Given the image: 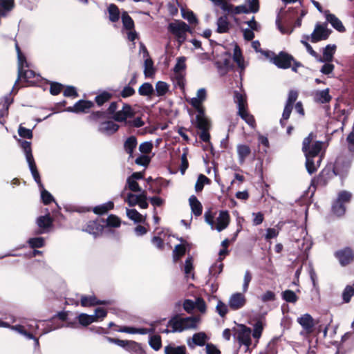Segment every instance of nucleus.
Returning <instances> with one entry per match:
<instances>
[{
  "label": "nucleus",
  "mask_w": 354,
  "mask_h": 354,
  "mask_svg": "<svg viewBox=\"0 0 354 354\" xmlns=\"http://www.w3.org/2000/svg\"><path fill=\"white\" fill-rule=\"evenodd\" d=\"M315 136L310 133L304 138L302 143V151L306 157V167L310 174L317 169L321 162L319 154L322 149L324 142L315 141Z\"/></svg>",
  "instance_id": "obj_1"
},
{
  "label": "nucleus",
  "mask_w": 354,
  "mask_h": 354,
  "mask_svg": "<svg viewBox=\"0 0 354 354\" xmlns=\"http://www.w3.org/2000/svg\"><path fill=\"white\" fill-rule=\"evenodd\" d=\"M19 142L21 143V147L22 148L25 154L26 159L32 176L41 190V197L42 201L45 205L49 204L54 199L51 194L44 189L41 183L40 176L37 169V166L32 153L31 143L28 141H21L20 140Z\"/></svg>",
  "instance_id": "obj_2"
},
{
  "label": "nucleus",
  "mask_w": 354,
  "mask_h": 354,
  "mask_svg": "<svg viewBox=\"0 0 354 354\" xmlns=\"http://www.w3.org/2000/svg\"><path fill=\"white\" fill-rule=\"evenodd\" d=\"M251 335V328L243 324H239L234 328V338L238 341L240 346L243 345L245 347L246 351L249 349L252 343Z\"/></svg>",
  "instance_id": "obj_3"
},
{
  "label": "nucleus",
  "mask_w": 354,
  "mask_h": 354,
  "mask_svg": "<svg viewBox=\"0 0 354 354\" xmlns=\"http://www.w3.org/2000/svg\"><path fill=\"white\" fill-rule=\"evenodd\" d=\"M169 31L175 35L180 44L186 39V34L190 30L189 26L182 21H175L169 24Z\"/></svg>",
  "instance_id": "obj_4"
},
{
  "label": "nucleus",
  "mask_w": 354,
  "mask_h": 354,
  "mask_svg": "<svg viewBox=\"0 0 354 354\" xmlns=\"http://www.w3.org/2000/svg\"><path fill=\"white\" fill-rule=\"evenodd\" d=\"M139 193L140 194H133L131 192L128 193L124 199V201L127 203L130 207H133L136 205H138L140 208L146 209L148 207V203L147 201V192L143 191Z\"/></svg>",
  "instance_id": "obj_5"
},
{
  "label": "nucleus",
  "mask_w": 354,
  "mask_h": 354,
  "mask_svg": "<svg viewBox=\"0 0 354 354\" xmlns=\"http://www.w3.org/2000/svg\"><path fill=\"white\" fill-rule=\"evenodd\" d=\"M297 322L303 328V330L301 333V335H308L313 332L315 322L310 314L306 313L301 315L300 317H297Z\"/></svg>",
  "instance_id": "obj_6"
},
{
  "label": "nucleus",
  "mask_w": 354,
  "mask_h": 354,
  "mask_svg": "<svg viewBox=\"0 0 354 354\" xmlns=\"http://www.w3.org/2000/svg\"><path fill=\"white\" fill-rule=\"evenodd\" d=\"M330 30L326 28V25L317 24L314 31L311 34L310 41L313 43L326 39L329 35Z\"/></svg>",
  "instance_id": "obj_7"
},
{
  "label": "nucleus",
  "mask_w": 354,
  "mask_h": 354,
  "mask_svg": "<svg viewBox=\"0 0 354 354\" xmlns=\"http://www.w3.org/2000/svg\"><path fill=\"white\" fill-rule=\"evenodd\" d=\"M339 263L345 266L354 260V252L350 248H345L337 251L335 254Z\"/></svg>",
  "instance_id": "obj_8"
},
{
  "label": "nucleus",
  "mask_w": 354,
  "mask_h": 354,
  "mask_svg": "<svg viewBox=\"0 0 354 354\" xmlns=\"http://www.w3.org/2000/svg\"><path fill=\"white\" fill-rule=\"evenodd\" d=\"M311 95L313 101L319 104H327L332 100L330 89L328 88L323 90H315L312 92Z\"/></svg>",
  "instance_id": "obj_9"
},
{
  "label": "nucleus",
  "mask_w": 354,
  "mask_h": 354,
  "mask_svg": "<svg viewBox=\"0 0 354 354\" xmlns=\"http://www.w3.org/2000/svg\"><path fill=\"white\" fill-rule=\"evenodd\" d=\"M246 303L245 295L241 292L232 294L228 301V304L232 310H238L243 308Z\"/></svg>",
  "instance_id": "obj_10"
},
{
  "label": "nucleus",
  "mask_w": 354,
  "mask_h": 354,
  "mask_svg": "<svg viewBox=\"0 0 354 354\" xmlns=\"http://www.w3.org/2000/svg\"><path fill=\"white\" fill-rule=\"evenodd\" d=\"M293 57L285 53H280L278 55L273 58L274 64L281 68H288L291 66V62L293 61Z\"/></svg>",
  "instance_id": "obj_11"
},
{
  "label": "nucleus",
  "mask_w": 354,
  "mask_h": 354,
  "mask_svg": "<svg viewBox=\"0 0 354 354\" xmlns=\"http://www.w3.org/2000/svg\"><path fill=\"white\" fill-rule=\"evenodd\" d=\"M207 340V335L204 332H199L194 334L192 339H188L187 343L189 348H194L196 346H206L205 344Z\"/></svg>",
  "instance_id": "obj_12"
},
{
  "label": "nucleus",
  "mask_w": 354,
  "mask_h": 354,
  "mask_svg": "<svg viewBox=\"0 0 354 354\" xmlns=\"http://www.w3.org/2000/svg\"><path fill=\"white\" fill-rule=\"evenodd\" d=\"M230 221V214L227 211H221L216 218V225L214 224V229L221 232L227 227Z\"/></svg>",
  "instance_id": "obj_13"
},
{
  "label": "nucleus",
  "mask_w": 354,
  "mask_h": 354,
  "mask_svg": "<svg viewBox=\"0 0 354 354\" xmlns=\"http://www.w3.org/2000/svg\"><path fill=\"white\" fill-rule=\"evenodd\" d=\"M184 320L183 317H175L169 320L168 322L167 326L170 328V329L165 330L166 333L172 332H182L185 330H187L186 328H184Z\"/></svg>",
  "instance_id": "obj_14"
},
{
  "label": "nucleus",
  "mask_w": 354,
  "mask_h": 354,
  "mask_svg": "<svg viewBox=\"0 0 354 354\" xmlns=\"http://www.w3.org/2000/svg\"><path fill=\"white\" fill-rule=\"evenodd\" d=\"M119 126L113 121H105L100 124L98 131L106 136H110L116 132Z\"/></svg>",
  "instance_id": "obj_15"
},
{
  "label": "nucleus",
  "mask_w": 354,
  "mask_h": 354,
  "mask_svg": "<svg viewBox=\"0 0 354 354\" xmlns=\"http://www.w3.org/2000/svg\"><path fill=\"white\" fill-rule=\"evenodd\" d=\"M324 15L326 21L337 31L343 32L346 30L342 21L335 15L330 13L328 10H326Z\"/></svg>",
  "instance_id": "obj_16"
},
{
  "label": "nucleus",
  "mask_w": 354,
  "mask_h": 354,
  "mask_svg": "<svg viewBox=\"0 0 354 354\" xmlns=\"http://www.w3.org/2000/svg\"><path fill=\"white\" fill-rule=\"evenodd\" d=\"M93 102L90 101L79 100L73 106L66 108V111L68 112H85L93 106Z\"/></svg>",
  "instance_id": "obj_17"
},
{
  "label": "nucleus",
  "mask_w": 354,
  "mask_h": 354,
  "mask_svg": "<svg viewBox=\"0 0 354 354\" xmlns=\"http://www.w3.org/2000/svg\"><path fill=\"white\" fill-rule=\"evenodd\" d=\"M132 110L131 107L126 104H124L122 109L115 112L113 115V118L118 122H123L127 120V118L131 116Z\"/></svg>",
  "instance_id": "obj_18"
},
{
  "label": "nucleus",
  "mask_w": 354,
  "mask_h": 354,
  "mask_svg": "<svg viewBox=\"0 0 354 354\" xmlns=\"http://www.w3.org/2000/svg\"><path fill=\"white\" fill-rule=\"evenodd\" d=\"M351 165V161H344L343 158L339 157L337 158L333 171L336 175H342L348 171Z\"/></svg>",
  "instance_id": "obj_19"
},
{
  "label": "nucleus",
  "mask_w": 354,
  "mask_h": 354,
  "mask_svg": "<svg viewBox=\"0 0 354 354\" xmlns=\"http://www.w3.org/2000/svg\"><path fill=\"white\" fill-rule=\"evenodd\" d=\"M16 50L17 53V59H18V77L17 80L15 82V84L12 88V90L15 89L16 84H17L18 81L21 79V76L23 73L24 68L28 67V64L26 59L25 56L21 53L19 47L17 44H16Z\"/></svg>",
  "instance_id": "obj_20"
},
{
  "label": "nucleus",
  "mask_w": 354,
  "mask_h": 354,
  "mask_svg": "<svg viewBox=\"0 0 354 354\" xmlns=\"http://www.w3.org/2000/svg\"><path fill=\"white\" fill-rule=\"evenodd\" d=\"M216 6H221V8L228 14L239 15L241 14V12H245L243 6H235L227 3L225 0H223L221 3H217Z\"/></svg>",
  "instance_id": "obj_21"
},
{
  "label": "nucleus",
  "mask_w": 354,
  "mask_h": 354,
  "mask_svg": "<svg viewBox=\"0 0 354 354\" xmlns=\"http://www.w3.org/2000/svg\"><path fill=\"white\" fill-rule=\"evenodd\" d=\"M83 230L96 237L102 233L103 226L97 221H90L87 223L86 227Z\"/></svg>",
  "instance_id": "obj_22"
},
{
  "label": "nucleus",
  "mask_w": 354,
  "mask_h": 354,
  "mask_svg": "<svg viewBox=\"0 0 354 354\" xmlns=\"http://www.w3.org/2000/svg\"><path fill=\"white\" fill-rule=\"evenodd\" d=\"M106 301L98 300L94 295H82L81 305L84 307L93 306L98 304H106Z\"/></svg>",
  "instance_id": "obj_23"
},
{
  "label": "nucleus",
  "mask_w": 354,
  "mask_h": 354,
  "mask_svg": "<svg viewBox=\"0 0 354 354\" xmlns=\"http://www.w3.org/2000/svg\"><path fill=\"white\" fill-rule=\"evenodd\" d=\"M14 0H0V17H6L15 8Z\"/></svg>",
  "instance_id": "obj_24"
},
{
  "label": "nucleus",
  "mask_w": 354,
  "mask_h": 354,
  "mask_svg": "<svg viewBox=\"0 0 354 354\" xmlns=\"http://www.w3.org/2000/svg\"><path fill=\"white\" fill-rule=\"evenodd\" d=\"M206 90L202 88L198 90L196 97L187 100V101L193 107H198L199 105H201L203 101L206 99Z\"/></svg>",
  "instance_id": "obj_25"
},
{
  "label": "nucleus",
  "mask_w": 354,
  "mask_h": 354,
  "mask_svg": "<svg viewBox=\"0 0 354 354\" xmlns=\"http://www.w3.org/2000/svg\"><path fill=\"white\" fill-rule=\"evenodd\" d=\"M216 32L218 33H225L230 30V24L228 21L227 15L221 16L216 21Z\"/></svg>",
  "instance_id": "obj_26"
},
{
  "label": "nucleus",
  "mask_w": 354,
  "mask_h": 354,
  "mask_svg": "<svg viewBox=\"0 0 354 354\" xmlns=\"http://www.w3.org/2000/svg\"><path fill=\"white\" fill-rule=\"evenodd\" d=\"M189 203L192 213L196 216L201 215L203 212V206L201 202L196 198V196H195L194 195H192L189 198Z\"/></svg>",
  "instance_id": "obj_27"
},
{
  "label": "nucleus",
  "mask_w": 354,
  "mask_h": 354,
  "mask_svg": "<svg viewBox=\"0 0 354 354\" xmlns=\"http://www.w3.org/2000/svg\"><path fill=\"white\" fill-rule=\"evenodd\" d=\"M137 140L135 136L129 137L124 144L125 151L129 155V158H133V153L137 147Z\"/></svg>",
  "instance_id": "obj_28"
},
{
  "label": "nucleus",
  "mask_w": 354,
  "mask_h": 354,
  "mask_svg": "<svg viewBox=\"0 0 354 354\" xmlns=\"http://www.w3.org/2000/svg\"><path fill=\"white\" fill-rule=\"evenodd\" d=\"M239 6H243L245 10V12H241V13H255L257 12L259 9V0H245V4L240 5Z\"/></svg>",
  "instance_id": "obj_29"
},
{
  "label": "nucleus",
  "mask_w": 354,
  "mask_h": 354,
  "mask_svg": "<svg viewBox=\"0 0 354 354\" xmlns=\"http://www.w3.org/2000/svg\"><path fill=\"white\" fill-rule=\"evenodd\" d=\"M239 160L241 164L243 163L245 158L250 153V149L246 145H238L236 147Z\"/></svg>",
  "instance_id": "obj_30"
},
{
  "label": "nucleus",
  "mask_w": 354,
  "mask_h": 354,
  "mask_svg": "<svg viewBox=\"0 0 354 354\" xmlns=\"http://www.w3.org/2000/svg\"><path fill=\"white\" fill-rule=\"evenodd\" d=\"M155 71L156 70L154 68L152 59L147 57L144 62V75L145 77H153L155 74Z\"/></svg>",
  "instance_id": "obj_31"
},
{
  "label": "nucleus",
  "mask_w": 354,
  "mask_h": 354,
  "mask_svg": "<svg viewBox=\"0 0 354 354\" xmlns=\"http://www.w3.org/2000/svg\"><path fill=\"white\" fill-rule=\"evenodd\" d=\"M233 59L241 70L245 69L244 59L242 56L241 49L237 45H235L234 48Z\"/></svg>",
  "instance_id": "obj_32"
},
{
  "label": "nucleus",
  "mask_w": 354,
  "mask_h": 354,
  "mask_svg": "<svg viewBox=\"0 0 354 354\" xmlns=\"http://www.w3.org/2000/svg\"><path fill=\"white\" fill-rule=\"evenodd\" d=\"M21 78H24L25 81L30 84H34L39 78V75H37L32 70H24L21 76Z\"/></svg>",
  "instance_id": "obj_33"
},
{
  "label": "nucleus",
  "mask_w": 354,
  "mask_h": 354,
  "mask_svg": "<svg viewBox=\"0 0 354 354\" xmlns=\"http://www.w3.org/2000/svg\"><path fill=\"white\" fill-rule=\"evenodd\" d=\"M196 127L201 130H209L211 124L205 115H196Z\"/></svg>",
  "instance_id": "obj_34"
},
{
  "label": "nucleus",
  "mask_w": 354,
  "mask_h": 354,
  "mask_svg": "<svg viewBox=\"0 0 354 354\" xmlns=\"http://www.w3.org/2000/svg\"><path fill=\"white\" fill-rule=\"evenodd\" d=\"M297 243L298 248L305 253L310 250L313 245L312 241L309 237H304L301 240H297Z\"/></svg>",
  "instance_id": "obj_35"
},
{
  "label": "nucleus",
  "mask_w": 354,
  "mask_h": 354,
  "mask_svg": "<svg viewBox=\"0 0 354 354\" xmlns=\"http://www.w3.org/2000/svg\"><path fill=\"white\" fill-rule=\"evenodd\" d=\"M165 354H186L185 346L168 345L165 348Z\"/></svg>",
  "instance_id": "obj_36"
},
{
  "label": "nucleus",
  "mask_w": 354,
  "mask_h": 354,
  "mask_svg": "<svg viewBox=\"0 0 354 354\" xmlns=\"http://www.w3.org/2000/svg\"><path fill=\"white\" fill-rule=\"evenodd\" d=\"M335 48L336 46L335 45H327L324 48L323 58L321 61L327 62L332 61L335 51Z\"/></svg>",
  "instance_id": "obj_37"
},
{
  "label": "nucleus",
  "mask_w": 354,
  "mask_h": 354,
  "mask_svg": "<svg viewBox=\"0 0 354 354\" xmlns=\"http://www.w3.org/2000/svg\"><path fill=\"white\" fill-rule=\"evenodd\" d=\"M154 93V88L151 84L145 82L138 88V93L142 96H151Z\"/></svg>",
  "instance_id": "obj_38"
},
{
  "label": "nucleus",
  "mask_w": 354,
  "mask_h": 354,
  "mask_svg": "<svg viewBox=\"0 0 354 354\" xmlns=\"http://www.w3.org/2000/svg\"><path fill=\"white\" fill-rule=\"evenodd\" d=\"M109 14V20L112 22H116L120 19V10L115 4H110L108 7Z\"/></svg>",
  "instance_id": "obj_39"
},
{
  "label": "nucleus",
  "mask_w": 354,
  "mask_h": 354,
  "mask_svg": "<svg viewBox=\"0 0 354 354\" xmlns=\"http://www.w3.org/2000/svg\"><path fill=\"white\" fill-rule=\"evenodd\" d=\"M169 91V85L165 82L158 81L156 84L154 91L156 93L157 96H163Z\"/></svg>",
  "instance_id": "obj_40"
},
{
  "label": "nucleus",
  "mask_w": 354,
  "mask_h": 354,
  "mask_svg": "<svg viewBox=\"0 0 354 354\" xmlns=\"http://www.w3.org/2000/svg\"><path fill=\"white\" fill-rule=\"evenodd\" d=\"M184 320V328H186L187 330L196 328L197 327L198 324L200 322V319L196 317H188L183 318Z\"/></svg>",
  "instance_id": "obj_41"
},
{
  "label": "nucleus",
  "mask_w": 354,
  "mask_h": 354,
  "mask_svg": "<svg viewBox=\"0 0 354 354\" xmlns=\"http://www.w3.org/2000/svg\"><path fill=\"white\" fill-rule=\"evenodd\" d=\"M122 21L123 26L126 30H131L134 28V22L127 12H122Z\"/></svg>",
  "instance_id": "obj_42"
},
{
  "label": "nucleus",
  "mask_w": 354,
  "mask_h": 354,
  "mask_svg": "<svg viewBox=\"0 0 354 354\" xmlns=\"http://www.w3.org/2000/svg\"><path fill=\"white\" fill-rule=\"evenodd\" d=\"M127 217L136 223H140L143 221L142 215L140 214L136 209H127Z\"/></svg>",
  "instance_id": "obj_43"
},
{
  "label": "nucleus",
  "mask_w": 354,
  "mask_h": 354,
  "mask_svg": "<svg viewBox=\"0 0 354 354\" xmlns=\"http://www.w3.org/2000/svg\"><path fill=\"white\" fill-rule=\"evenodd\" d=\"M125 189H129L133 192H142L141 189L136 180L128 177L126 182Z\"/></svg>",
  "instance_id": "obj_44"
},
{
  "label": "nucleus",
  "mask_w": 354,
  "mask_h": 354,
  "mask_svg": "<svg viewBox=\"0 0 354 354\" xmlns=\"http://www.w3.org/2000/svg\"><path fill=\"white\" fill-rule=\"evenodd\" d=\"M234 100L237 104L238 111H241L246 109V100L245 97L241 93L235 92Z\"/></svg>",
  "instance_id": "obj_45"
},
{
  "label": "nucleus",
  "mask_w": 354,
  "mask_h": 354,
  "mask_svg": "<svg viewBox=\"0 0 354 354\" xmlns=\"http://www.w3.org/2000/svg\"><path fill=\"white\" fill-rule=\"evenodd\" d=\"M79 323L83 326H87L89 324L95 322L94 318L92 315H88L86 313H81L77 317Z\"/></svg>",
  "instance_id": "obj_46"
},
{
  "label": "nucleus",
  "mask_w": 354,
  "mask_h": 354,
  "mask_svg": "<svg viewBox=\"0 0 354 354\" xmlns=\"http://www.w3.org/2000/svg\"><path fill=\"white\" fill-rule=\"evenodd\" d=\"M126 350L134 354L143 353V350L140 344L133 341L129 342Z\"/></svg>",
  "instance_id": "obj_47"
},
{
  "label": "nucleus",
  "mask_w": 354,
  "mask_h": 354,
  "mask_svg": "<svg viewBox=\"0 0 354 354\" xmlns=\"http://www.w3.org/2000/svg\"><path fill=\"white\" fill-rule=\"evenodd\" d=\"M332 209L333 212L338 216L344 215L346 212L344 204L337 201L333 203Z\"/></svg>",
  "instance_id": "obj_48"
},
{
  "label": "nucleus",
  "mask_w": 354,
  "mask_h": 354,
  "mask_svg": "<svg viewBox=\"0 0 354 354\" xmlns=\"http://www.w3.org/2000/svg\"><path fill=\"white\" fill-rule=\"evenodd\" d=\"M186 57L184 56L179 57L176 59V64L174 70L178 75H180V72L186 68Z\"/></svg>",
  "instance_id": "obj_49"
},
{
  "label": "nucleus",
  "mask_w": 354,
  "mask_h": 354,
  "mask_svg": "<svg viewBox=\"0 0 354 354\" xmlns=\"http://www.w3.org/2000/svg\"><path fill=\"white\" fill-rule=\"evenodd\" d=\"M37 223L40 228L46 229L52 224V220L48 215L39 216L37 219Z\"/></svg>",
  "instance_id": "obj_50"
},
{
  "label": "nucleus",
  "mask_w": 354,
  "mask_h": 354,
  "mask_svg": "<svg viewBox=\"0 0 354 354\" xmlns=\"http://www.w3.org/2000/svg\"><path fill=\"white\" fill-rule=\"evenodd\" d=\"M282 298L286 301L293 304L296 303L298 299V297L296 295L295 292L290 290H285L282 292Z\"/></svg>",
  "instance_id": "obj_51"
},
{
  "label": "nucleus",
  "mask_w": 354,
  "mask_h": 354,
  "mask_svg": "<svg viewBox=\"0 0 354 354\" xmlns=\"http://www.w3.org/2000/svg\"><path fill=\"white\" fill-rule=\"evenodd\" d=\"M149 344L155 351H158L161 348V338L160 335H151L149 337Z\"/></svg>",
  "instance_id": "obj_52"
},
{
  "label": "nucleus",
  "mask_w": 354,
  "mask_h": 354,
  "mask_svg": "<svg viewBox=\"0 0 354 354\" xmlns=\"http://www.w3.org/2000/svg\"><path fill=\"white\" fill-rule=\"evenodd\" d=\"M112 97V94L107 92L103 91L100 94L95 97V102L99 106H102L104 103L109 101Z\"/></svg>",
  "instance_id": "obj_53"
},
{
  "label": "nucleus",
  "mask_w": 354,
  "mask_h": 354,
  "mask_svg": "<svg viewBox=\"0 0 354 354\" xmlns=\"http://www.w3.org/2000/svg\"><path fill=\"white\" fill-rule=\"evenodd\" d=\"M238 114L241 116V118L245 121L247 124H248L251 127L254 126V117L250 115L247 110H243L241 111H238Z\"/></svg>",
  "instance_id": "obj_54"
},
{
  "label": "nucleus",
  "mask_w": 354,
  "mask_h": 354,
  "mask_svg": "<svg viewBox=\"0 0 354 354\" xmlns=\"http://www.w3.org/2000/svg\"><path fill=\"white\" fill-rule=\"evenodd\" d=\"M354 295V286H346L342 292V298L344 302L348 303L351 297Z\"/></svg>",
  "instance_id": "obj_55"
},
{
  "label": "nucleus",
  "mask_w": 354,
  "mask_h": 354,
  "mask_svg": "<svg viewBox=\"0 0 354 354\" xmlns=\"http://www.w3.org/2000/svg\"><path fill=\"white\" fill-rule=\"evenodd\" d=\"M182 17L191 24H196L198 23V19L192 11L183 10Z\"/></svg>",
  "instance_id": "obj_56"
},
{
  "label": "nucleus",
  "mask_w": 354,
  "mask_h": 354,
  "mask_svg": "<svg viewBox=\"0 0 354 354\" xmlns=\"http://www.w3.org/2000/svg\"><path fill=\"white\" fill-rule=\"evenodd\" d=\"M185 253V248L184 245L178 244L173 250V259L174 261H177Z\"/></svg>",
  "instance_id": "obj_57"
},
{
  "label": "nucleus",
  "mask_w": 354,
  "mask_h": 354,
  "mask_svg": "<svg viewBox=\"0 0 354 354\" xmlns=\"http://www.w3.org/2000/svg\"><path fill=\"white\" fill-rule=\"evenodd\" d=\"M106 225L109 227H118L120 225V219L115 215L111 214L106 218Z\"/></svg>",
  "instance_id": "obj_58"
},
{
  "label": "nucleus",
  "mask_w": 354,
  "mask_h": 354,
  "mask_svg": "<svg viewBox=\"0 0 354 354\" xmlns=\"http://www.w3.org/2000/svg\"><path fill=\"white\" fill-rule=\"evenodd\" d=\"M221 261L222 259H220L219 262L215 263L209 268V272L210 274L216 276L222 272L223 265L221 263Z\"/></svg>",
  "instance_id": "obj_59"
},
{
  "label": "nucleus",
  "mask_w": 354,
  "mask_h": 354,
  "mask_svg": "<svg viewBox=\"0 0 354 354\" xmlns=\"http://www.w3.org/2000/svg\"><path fill=\"white\" fill-rule=\"evenodd\" d=\"M28 244L32 248H41L44 245V239L42 237H35L29 239Z\"/></svg>",
  "instance_id": "obj_60"
},
{
  "label": "nucleus",
  "mask_w": 354,
  "mask_h": 354,
  "mask_svg": "<svg viewBox=\"0 0 354 354\" xmlns=\"http://www.w3.org/2000/svg\"><path fill=\"white\" fill-rule=\"evenodd\" d=\"M263 329L262 322L258 321L254 325L253 332L252 333L254 338L258 339L260 338Z\"/></svg>",
  "instance_id": "obj_61"
},
{
  "label": "nucleus",
  "mask_w": 354,
  "mask_h": 354,
  "mask_svg": "<svg viewBox=\"0 0 354 354\" xmlns=\"http://www.w3.org/2000/svg\"><path fill=\"white\" fill-rule=\"evenodd\" d=\"M193 270V263H192V258L189 257L186 259L185 266H184V272L185 276L188 278L192 277L193 278L194 275L192 273Z\"/></svg>",
  "instance_id": "obj_62"
},
{
  "label": "nucleus",
  "mask_w": 354,
  "mask_h": 354,
  "mask_svg": "<svg viewBox=\"0 0 354 354\" xmlns=\"http://www.w3.org/2000/svg\"><path fill=\"white\" fill-rule=\"evenodd\" d=\"M209 181V180L208 178H207L205 176H204L203 174H201L198 176L197 181L196 183V185H195L196 191L197 192H201L203 189L205 183H208Z\"/></svg>",
  "instance_id": "obj_63"
},
{
  "label": "nucleus",
  "mask_w": 354,
  "mask_h": 354,
  "mask_svg": "<svg viewBox=\"0 0 354 354\" xmlns=\"http://www.w3.org/2000/svg\"><path fill=\"white\" fill-rule=\"evenodd\" d=\"M107 315L106 310L103 308H97L95 310V314L92 315L95 322L102 320Z\"/></svg>",
  "instance_id": "obj_64"
}]
</instances>
